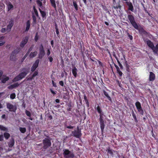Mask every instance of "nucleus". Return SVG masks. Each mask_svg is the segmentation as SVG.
<instances>
[{
  "mask_svg": "<svg viewBox=\"0 0 158 158\" xmlns=\"http://www.w3.org/2000/svg\"><path fill=\"white\" fill-rule=\"evenodd\" d=\"M6 106L7 108L9 109L10 111H13L15 112L16 110V108H14V106L10 103H7Z\"/></svg>",
  "mask_w": 158,
  "mask_h": 158,
  "instance_id": "ddd939ff",
  "label": "nucleus"
},
{
  "mask_svg": "<svg viewBox=\"0 0 158 158\" xmlns=\"http://www.w3.org/2000/svg\"><path fill=\"white\" fill-rule=\"evenodd\" d=\"M0 130L2 131H6L7 130V128L3 126L0 125Z\"/></svg>",
  "mask_w": 158,
  "mask_h": 158,
  "instance_id": "49530a36",
  "label": "nucleus"
},
{
  "mask_svg": "<svg viewBox=\"0 0 158 158\" xmlns=\"http://www.w3.org/2000/svg\"><path fill=\"white\" fill-rule=\"evenodd\" d=\"M38 74V71H35L32 75L33 77H35Z\"/></svg>",
  "mask_w": 158,
  "mask_h": 158,
  "instance_id": "603ef678",
  "label": "nucleus"
},
{
  "mask_svg": "<svg viewBox=\"0 0 158 158\" xmlns=\"http://www.w3.org/2000/svg\"><path fill=\"white\" fill-rule=\"evenodd\" d=\"M30 26V22L29 20H27L26 23V27L25 29V31H28L29 29Z\"/></svg>",
  "mask_w": 158,
  "mask_h": 158,
  "instance_id": "a878e982",
  "label": "nucleus"
},
{
  "mask_svg": "<svg viewBox=\"0 0 158 158\" xmlns=\"http://www.w3.org/2000/svg\"><path fill=\"white\" fill-rule=\"evenodd\" d=\"M52 85L53 86H54L55 87H57V86L56 85V83H55L53 80L52 81Z\"/></svg>",
  "mask_w": 158,
  "mask_h": 158,
  "instance_id": "6e6d98bb",
  "label": "nucleus"
},
{
  "mask_svg": "<svg viewBox=\"0 0 158 158\" xmlns=\"http://www.w3.org/2000/svg\"><path fill=\"white\" fill-rule=\"evenodd\" d=\"M30 69L29 68L24 67L21 69V73L13 79V82H16L24 78L29 72Z\"/></svg>",
  "mask_w": 158,
  "mask_h": 158,
  "instance_id": "f257e3e1",
  "label": "nucleus"
},
{
  "mask_svg": "<svg viewBox=\"0 0 158 158\" xmlns=\"http://www.w3.org/2000/svg\"><path fill=\"white\" fill-rule=\"evenodd\" d=\"M132 116H133L135 123H138V121L137 119L136 116L134 112V111L133 110H132Z\"/></svg>",
  "mask_w": 158,
  "mask_h": 158,
  "instance_id": "2f4dec72",
  "label": "nucleus"
},
{
  "mask_svg": "<svg viewBox=\"0 0 158 158\" xmlns=\"http://www.w3.org/2000/svg\"><path fill=\"white\" fill-rule=\"evenodd\" d=\"M51 5L56 10V3L55 0H49Z\"/></svg>",
  "mask_w": 158,
  "mask_h": 158,
  "instance_id": "aec40b11",
  "label": "nucleus"
},
{
  "mask_svg": "<svg viewBox=\"0 0 158 158\" xmlns=\"http://www.w3.org/2000/svg\"><path fill=\"white\" fill-rule=\"evenodd\" d=\"M145 41L149 47L152 50L153 49V48L154 46V45L153 42H152L150 40L147 39L145 40Z\"/></svg>",
  "mask_w": 158,
  "mask_h": 158,
  "instance_id": "9b49d317",
  "label": "nucleus"
},
{
  "mask_svg": "<svg viewBox=\"0 0 158 158\" xmlns=\"http://www.w3.org/2000/svg\"><path fill=\"white\" fill-rule=\"evenodd\" d=\"M36 2L37 4V5L39 7L41 8H42L43 7V4L41 1H40L39 0H37L36 1Z\"/></svg>",
  "mask_w": 158,
  "mask_h": 158,
  "instance_id": "7c9ffc66",
  "label": "nucleus"
},
{
  "mask_svg": "<svg viewBox=\"0 0 158 158\" xmlns=\"http://www.w3.org/2000/svg\"><path fill=\"white\" fill-rule=\"evenodd\" d=\"M9 79V78L8 77H7L5 78H3L2 80V82L3 83H5Z\"/></svg>",
  "mask_w": 158,
  "mask_h": 158,
  "instance_id": "58836bf2",
  "label": "nucleus"
},
{
  "mask_svg": "<svg viewBox=\"0 0 158 158\" xmlns=\"http://www.w3.org/2000/svg\"><path fill=\"white\" fill-rule=\"evenodd\" d=\"M34 45H32L28 49V51H27V52H28L29 53H30V52L32 51V50L33 49V47Z\"/></svg>",
  "mask_w": 158,
  "mask_h": 158,
  "instance_id": "864d4df0",
  "label": "nucleus"
},
{
  "mask_svg": "<svg viewBox=\"0 0 158 158\" xmlns=\"http://www.w3.org/2000/svg\"><path fill=\"white\" fill-rule=\"evenodd\" d=\"M139 31V32L141 34H143L145 35L148 34V33L147 32L143 27H139L138 26V28L136 29Z\"/></svg>",
  "mask_w": 158,
  "mask_h": 158,
  "instance_id": "f8f14e48",
  "label": "nucleus"
},
{
  "mask_svg": "<svg viewBox=\"0 0 158 158\" xmlns=\"http://www.w3.org/2000/svg\"><path fill=\"white\" fill-rule=\"evenodd\" d=\"M13 25L14 21L12 20H11L9 21V24L7 26V30L8 31H10L11 28L13 26Z\"/></svg>",
  "mask_w": 158,
  "mask_h": 158,
  "instance_id": "4468645a",
  "label": "nucleus"
},
{
  "mask_svg": "<svg viewBox=\"0 0 158 158\" xmlns=\"http://www.w3.org/2000/svg\"><path fill=\"white\" fill-rule=\"evenodd\" d=\"M123 58H124V60H125V62H124V65H125V67L126 66H129V65L128 64V62H127V61L126 60V59H125V55H123Z\"/></svg>",
  "mask_w": 158,
  "mask_h": 158,
  "instance_id": "c03bdc74",
  "label": "nucleus"
},
{
  "mask_svg": "<svg viewBox=\"0 0 158 158\" xmlns=\"http://www.w3.org/2000/svg\"><path fill=\"white\" fill-rule=\"evenodd\" d=\"M59 84L61 86H63L64 85V82L63 81H61L59 82Z\"/></svg>",
  "mask_w": 158,
  "mask_h": 158,
  "instance_id": "4d7b16f0",
  "label": "nucleus"
},
{
  "mask_svg": "<svg viewBox=\"0 0 158 158\" xmlns=\"http://www.w3.org/2000/svg\"><path fill=\"white\" fill-rule=\"evenodd\" d=\"M66 127L68 129H73L74 127L73 126L70 125L66 126Z\"/></svg>",
  "mask_w": 158,
  "mask_h": 158,
  "instance_id": "0e129e2a",
  "label": "nucleus"
},
{
  "mask_svg": "<svg viewBox=\"0 0 158 158\" xmlns=\"http://www.w3.org/2000/svg\"><path fill=\"white\" fill-rule=\"evenodd\" d=\"M4 136L2 135H0V141H2L3 140Z\"/></svg>",
  "mask_w": 158,
  "mask_h": 158,
  "instance_id": "680f3d73",
  "label": "nucleus"
},
{
  "mask_svg": "<svg viewBox=\"0 0 158 158\" xmlns=\"http://www.w3.org/2000/svg\"><path fill=\"white\" fill-rule=\"evenodd\" d=\"M55 28L56 29V32L57 35L58 36V35L59 34V30H58V28L57 27V25L56 24H55Z\"/></svg>",
  "mask_w": 158,
  "mask_h": 158,
  "instance_id": "37998d69",
  "label": "nucleus"
},
{
  "mask_svg": "<svg viewBox=\"0 0 158 158\" xmlns=\"http://www.w3.org/2000/svg\"><path fill=\"white\" fill-rule=\"evenodd\" d=\"M121 7L122 6L120 5L119 4L117 5H116V6H114L113 8L115 10H116L118 8H119L120 10H121Z\"/></svg>",
  "mask_w": 158,
  "mask_h": 158,
  "instance_id": "ea45409f",
  "label": "nucleus"
},
{
  "mask_svg": "<svg viewBox=\"0 0 158 158\" xmlns=\"http://www.w3.org/2000/svg\"><path fill=\"white\" fill-rule=\"evenodd\" d=\"M52 138L50 137L48 138H45L42 141L43 144V148L44 149H46L50 147L51 145V141Z\"/></svg>",
  "mask_w": 158,
  "mask_h": 158,
  "instance_id": "7ed1b4c3",
  "label": "nucleus"
},
{
  "mask_svg": "<svg viewBox=\"0 0 158 158\" xmlns=\"http://www.w3.org/2000/svg\"><path fill=\"white\" fill-rule=\"evenodd\" d=\"M44 136L46 137V138H48L50 137L49 136V133L48 131L47 130H45L44 131Z\"/></svg>",
  "mask_w": 158,
  "mask_h": 158,
  "instance_id": "f704fd0d",
  "label": "nucleus"
},
{
  "mask_svg": "<svg viewBox=\"0 0 158 158\" xmlns=\"http://www.w3.org/2000/svg\"><path fill=\"white\" fill-rule=\"evenodd\" d=\"M81 135V131H78L76 130L72 131V134L70 135V136H73L77 138H79Z\"/></svg>",
  "mask_w": 158,
  "mask_h": 158,
  "instance_id": "0eeeda50",
  "label": "nucleus"
},
{
  "mask_svg": "<svg viewBox=\"0 0 158 158\" xmlns=\"http://www.w3.org/2000/svg\"><path fill=\"white\" fill-rule=\"evenodd\" d=\"M50 54V52L49 49H48L47 50V54L48 56H49Z\"/></svg>",
  "mask_w": 158,
  "mask_h": 158,
  "instance_id": "69168bd1",
  "label": "nucleus"
},
{
  "mask_svg": "<svg viewBox=\"0 0 158 158\" xmlns=\"http://www.w3.org/2000/svg\"><path fill=\"white\" fill-rule=\"evenodd\" d=\"M107 153L110 154V156H111L112 157L113 156V152H115V151L110 149V148L109 147L107 149Z\"/></svg>",
  "mask_w": 158,
  "mask_h": 158,
  "instance_id": "4be33fe9",
  "label": "nucleus"
},
{
  "mask_svg": "<svg viewBox=\"0 0 158 158\" xmlns=\"http://www.w3.org/2000/svg\"><path fill=\"white\" fill-rule=\"evenodd\" d=\"M8 7V11H9L11 9L13 8V5L11 4L10 2H9L7 6Z\"/></svg>",
  "mask_w": 158,
  "mask_h": 158,
  "instance_id": "72a5a7b5",
  "label": "nucleus"
},
{
  "mask_svg": "<svg viewBox=\"0 0 158 158\" xmlns=\"http://www.w3.org/2000/svg\"><path fill=\"white\" fill-rule=\"evenodd\" d=\"M149 73V81H154L155 79V74L152 72H150Z\"/></svg>",
  "mask_w": 158,
  "mask_h": 158,
  "instance_id": "2eb2a0df",
  "label": "nucleus"
},
{
  "mask_svg": "<svg viewBox=\"0 0 158 158\" xmlns=\"http://www.w3.org/2000/svg\"><path fill=\"white\" fill-rule=\"evenodd\" d=\"M51 92L53 95H55L56 94V91H54L52 89H50Z\"/></svg>",
  "mask_w": 158,
  "mask_h": 158,
  "instance_id": "052dcab7",
  "label": "nucleus"
},
{
  "mask_svg": "<svg viewBox=\"0 0 158 158\" xmlns=\"http://www.w3.org/2000/svg\"><path fill=\"white\" fill-rule=\"evenodd\" d=\"M153 49L152 50L154 53L157 54L158 53V43L156 45L155 47L154 46Z\"/></svg>",
  "mask_w": 158,
  "mask_h": 158,
  "instance_id": "5701e85b",
  "label": "nucleus"
},
{
  "mask_svg": "<svg viewBox=\"0 0 158 158\" xmlns=\"http://www.w3.org/2000/svg\"><path fill=\"white\" fill-rule=\"evenodd\" d=\"M16 97V95L15 93L11 94L10 96V98L11 99H14Z\"/></svg>",
  "mask_w": 158,
  "mask_h": 158,
  "instance_id": "a18cd8bd",
  "label": "nucleus"
},
{
  "mask_svg": "<svg viewBox=\"0 0 158 158\" xmlns=\"http://www.w3.org/2000/svg\"><path fill=\"white\" fill-rule=\"evenodd\" d=\"M6 30H7V28L6 29L5 28H2L1 30V31L2 33H4L6 31Z\"/></svg>",
  "mask_w": 158,
  "mask_h": 158,
  "instance_id": "5fc2aeb1",
  "label": "nucleus"
},
{
  "mask_svg": "<svg viewBox=\"0 0 158 158\" xmlns=\"http://www.w3.org/2000/svg\"><path fill=\"white\" fill-rule=\"evenodd\" d=\"M125 67L126 71L129 73V74L130 73H131L132 72L133 69L130 66V65L127 66H126Z\"/></svg>",
  "mask_w": 158,
  "mask_h": 158,
  "instance_id": "c85d7f7f",
  "label": "nucleus"
},
{
  "mask_svg": "<svg viewBox=\"0 0 158 158\" xmlns=\"http://www.w3.org/2000/svg\"><path fill=\"white\" fill-rule=\"evenodd\" d=\"M39 10L41 14L42 18H45L46 17V12L42 10H41L40 8H39Z\"/></svg>",
  "mask_w": 158,
  "mask_h": 158,
  "instance_id": "b1692460",
  "label": "nucleus"
},
{
  "mask_svg": "<svg viewBox=\"0 0 158 158\" xmlns=\"http://www.w3.org/2000/svg\"><path fill=\"white\" fill-rule=\"evenodd\" d=\"M25 113L27 116L29 117L28 118L29 119L31 120H33V118L31 117V114L29 111L26 110L25 111Z\"/></svg>",
  "mask_w": 158,
  "mask_h": 158,
  "instance_id": "393cba45",
  "label": "nucleus"
},
{
  "mask_svg": "<svg viewBox=\"0 0 158 158\" xmlns=\"http://www.w3.org/2000/svg\"><path fill=\"white\" fill-rule=\"evenodd\" d=\"M127 17L132 25L135 29H137L138 28V25L135 21L134 16L130 14L128 15Z\"/></svg>",
  "mask_w": 158,
  "mask_h": 158,
  "instance_id": "20e7f679",
  "label": "nucleus"
},
{
  "mask_svg": "<svg viewBox=\"0 0 158 158\" xmlns=\"http://www.w3.org/2000/svg\"><path fill=\"white\" fill-rule=\"evenodd\" d=\"M39 50H44V47L42 44H41L39 47Z\"/></svg>",
  "mask_w": 158,
  "mask_h": 158,
  "instance_id": "13d9d810",
  "label": "nucleus"
},
{
  "mask_svg": "<svg viewBox=\"0 0 158 158\" xmlns=\"http://www.w3.org/2000/svg\"><path fill=\"white\" fill-rule=\"evenodd\" d=\"M5 43V42H2V41H0V46L3 45Z\"/></svg>",
  "mask_w": 158,
  "mask_h": 158,
  "instance_id": "774afa93",
  "label": "nucleus"
},
{
  "mask_svg": "<svg viewBox=\"0 0 158 158\" xmlns=\"http://www.w3.org/2000/svg\"><path fill=\"white\" fill-rule=\"evenodd\" d=\"M33 10L34 11V12L35 15H36V16L37 17H38L39 15H38V12L37 10L36 9L35 6H33Z\"/></svg>",
  "mask_w": 158,
  "mask_h": 158,
  "instance_id": "4c0bfd02",
  "label": "nucleus"
},
{
  "mask_svg": "<svg viewBox=\"0 0 158 158\" xmlns=\"http://www.w3.org/2000/svg\"><path fill=\"white\" fill-rule=\"evenodd\" d=\"M45 55V52L44 50H39V53L38 54V58L41 59Z\"/></svg>",
  "mask_w": 158,
  "mask_h": 158,
  "instance_id": "dca6fc26",
  "label": "nucleus"
},
{
  "mask_svg": "<svg viewBox=\"0 0 158 158\" xmlns=\"http://www.w3.org/2000/svg\"><path fill=\"white\" fill-rule=\"evenodd\" d=\"M32 19L34 23H36V18L35 16L34 15H32Z\"/></svg>",
  "mask_w": 158,
  "mask_h": 158,
  "instance_id": "8fccbe9b",
  "label": "nucleus"
},
{
  "mask_svg": "<svg viewBox=\"0 0 158 158\" xmlns=\"http://www.w3.org/2000/svg\"><path fill=\"white\" fill-rule=\"evenodd\" d=\"M103 92L105 96L111 102H112V99L111 97L109 96L108 93L105 90H103Z\"/></svg>",
  "mask_w": 158,
  "mask_h": 158,
  "instance_id": "412c9836",
  "label": "nucleus"
},
{
  "mask_svg": "<svg viewBox=\"0 0 158 158\" xmlns=\"http://www.w3.org/2000/svg\"><path fill=\"white\" fill-rule=\"evenodd\" d=\"M95 109L97 110L98 113L100 114V118H99V120L100 121L99 123L101 132L102 134L104 130L105 127V124L104 123V121L103 117V115H104V114L102 112V109L99 106H98L97 107H95Z\"/></svg>",
  "mask_w": 158,
  "mask_h": 158,
  "instance_id": "f03ea898",
  "label": "nucleus"
},
{
  "mask_svg": "<svg viewBox=\"0 0 158 158\" xmlns=\"http://www.w3.org/2000/svg\"><path fill=\"white\" fill-rule=\"evenodd\" d=\"M29 39V37L27 36H26L25 38L23 39L21 42L20 46L22 47L23 48L24 47L25 45L27 43Z\"/></svg>",
  "mask_w": 158,
  "mask_h": 158,
  "instance_id": "1a4fd4ad",
  "label": "nucleus"
},
{
  "mask_svg": "<svg viewBox=\"0 0 158 158\" xmlns=\"http://www.w3.org/2000/svg\"><path fill=\"white\" fill-rule=\"evenodd\" d=\"M29 53H28V52H27L26 54L21 59V62H23L24 60H25V59H26V58L27 57L28 55L29 54Z\"/></svg>",
  "mask_w": 158,
  "mask_h": 158,
  "instance_id": "79ce46f5",
  "label": "nucleus"
},
{
  "mask_svg": "<svg viewBox=\"0 0 158 158\" xmlns=\"http://www.w3.org/2000/svg\"><path fill=\"white\" fill-rule=\"evenodd\" d=\"M15 144V140L14 138H11L10 141L8 143V145L9 147L12 148L14 145Z\"/></svg>",
  "mask_w": 158,
  "mask_h": 158,
  "instance_id": "a211bd4d",
  "label": "nucleus"
},
{
  "mask_svg": "<svg viewBox=\"0 0 158 158\" xmlns=\"http://www.w3.org/2000/svg\"><path fill=\"white\" fill-rule=\"evenodd\" d=\"M84 99L85 101V103L86 104L87 107H89V103L88 102V99L87 98V97L85 94L84 95Z\"/></svg>",
  "mask_w": 158,
  "mask_h": 158,
  "instance_id": "cd10ccee",
  "label": "nucleus"
},
{
  "mask_svg": "<svg viewBox=\"0 0 158 158\" xmlns=\"http://www.w3.org/2000/svg\"><path fill=\"white\" fill-rule=\"evenodd\" d=\"M114 64V66L116 68L117 70H118L119 69L117 65H116L115 64Z\"/></svg>",
  "mask_w": 158,
  "mask_h": 158,
  "instance_id": "338daca9",
  "label": "nucleus"
},
{
  "mask_svg": "<svg viewBox=\"0 0 158 158\" xmlns=\"http://www.w3.org/2000/svg\"><path fill=\"white\" fill-rule=\"evenodd\" d=\"M48 59L49 60V61L50 62H52V61L53 60V59L52 57L51 56H50L49 57Z\"/></svg>",
  "mask_w": 158,
  "mask_h": 158,
  "instance_id": "e2e57ef3",
  "label": "nucleus"
},
{
  "mask_svg": "<svg viewBox=\"0 0 158 158\" xmlns=\"http://www.w3.org/2000/svg\"><path fill=\"white\" fill-rule=\"evenodd\" d=\"M19 51L20 49L19 48L16 49L14 50L12 52V53L15 55H16L19 52Z\"/></svg>",
  "mask_w": 158,
  "mask_h": 158,
  "instance_id": "c9c22d12",
  "label": "nucleus"
},
{
  "mask_svg": "<svg viewBox=\"0 0 158 158\" xmlns=\"http://www.w3.org/2000/svg\"><path fill=\"white\" fill-rule=\"evenodd\" d=\"M63 151V154L64 158H73L74 156V154L71 153L68 149H64Z\"/></svg>",
  "mask_w": 158,
  "mask_h": 158,
  "instance_id": "39448f33",
  "label": "nucleus"
},
{
  "mask_svg": "<svg viewBox=\"0 0 158 158\" xmlns=\"http://www.w3.org/2000/svg\"><path fill=\"white\" fill-rule=\"evenodd\" d=\"M117 73L119 74L120 76H122L123 75V73L119 69L118 70H117Z\"/></svg>",
  "mask_w": 158,
  "mask_h": 158,
  "instance_id": "de8ad7c7",
  "label": "nucleus"
},
{
  "mask_svg": "<svg viewBox=\"0 0 158 158\" xmlns=\"http://www.w3.org/2000/svg\"><path fill=\"white\" fill-rule=\"evenodd\" d=\"M10 59L11 60L15 61L16 60V55L11 53L10 56Z\"/></svg>",
  "mask_w": 158,
  "mask_h": 158,
  "instance_id": "bb28decb",
  "label": "nucleus"
},
{
  "mask_svg": "<svg viewBox=\"0 0 158 158\" xmlns=\"http://www.w3.org/2000/svg\"><path fill=\"white\" fill-rule=\"evenodd\" d=\"M10 136V134L7 132H5L4 133V136L6 139H8Z\"/></svg>",
  "mask_w": 158,
  "mask_h": 158,
  "instance_id": "473e14b6",
  "label": "nucleus"
},
{
  "mask_svg": "<svg viewBox=\"0 0 158 158\" xmlns=\"http://www.w3.org/2000/svg\"><path fill=\"white\" fill-rule=\"evenodd\" d=\"M19 130L22 133H25L26 131V128L25 127H19Z\"/></svg>",
  "mask_w": 158,
  "mask_h": 158,
  "instance_id": "e433bc0d",
  "label": "nucleus"
},
{
  "mask_svg": "<svg viewBox=\"0 0 158 158\" xmlns=\"http://www.w3.org/2000/svg\"><path fill=\"white\" fill-rule=\"evenodd\" d=\"M39 39V37L38 35V33H37L35 37V42H37Z\"/></svg>",
  "mask_w": 158,
  "mask_h": 158,
  "instance_id": "09e8293b",
  "label": "nucleus"
},
{
  "mask_svg": "<svg viewBox=\"0 0 158 158\" xmlns=\"http://www.w3.org/2000/svg\"><path fill=\"white\" fill-rule=\"evenodd\" d=\"M39 60L38 59L35 60L31 68V71L32 72L35 71L36 69L37 68L39 65Z\"/></svg>",
  "mask_w": 158,
  "mask_h": 158,
  "instance_id": "6e6552de",
  "label": "nucleus"
},
{
  "mask_svg": "<svg viewBox=\"0 0 158 158\" xmlns=\"http://www.w3.org/2000/svg\"><path fill=\"white\" fill-rule=\"evenodd\" d=\"M126 4L128 6V10L132 12L134 11V7L132 3L130 2H126Z\"/></svg>",
  "mask_w": 158,
  "mask_h": 158,
  "instance_id": "9d476101",
  "label": "nucleus"
},
{
  "mask_svg": "<svg viewBox=\"0 0 158 158\" xmlns=\"http://www.w3.org/2000/svg\"><path fill=\"white\" fill-rule=\"evenodd\" d=\"M135 105L138 111L139 114L142 115H143L144 111L142 108L141 103L137 101L135 103Z\"/></svg>",
  "mask_w": 158,
  "mask_h": 158,
  "instance_id": "423d86ee",
  "label": "nucleus"
},
{
  "mask_svg": "<svg viewBox=\"0 0 158 158\" xmlns=\"http://www.w3.org/2000/svg\"><path fill=\"white\" fill-rule=\"evenodd\" d=\"M67 105L69 107H72V103L71 102H69L67 103Z\"/></svg>",
  "mask_w": 158,
  "mask_h": 158,
  "instance_id": "3c124183",
  "label": "nucleus"
},
{
  "mask_svg": "<svg viewBox=\"0 0 158 158\" xmlns=\"http://www.w3.org/2000/svg\"><path fill=\"white\" fill-rule=\"evenodd\" d=\"M37 52L35 51L33 52H31L29 55V57L30 58H33L35 57L37 55Z\"/></svg>",
  "mask_w": 158,
  "mask_h": 158,
  "instance_id": "c756f323",
  "label": "nucleus"
},
{
  "mask_svg": "<svg viewBox=\"0 0 158 158\" xmlns=\"http://www.w3.org/2000/svg\"><path fill=\"white\" fill-rule=\"evenodd\" d=\"M77 69L75 66L73 67L72 69V73L75 78H76L77 77Z\"/></svg>",
  "mask_w": 158,
  "mask_h": 158,
  "instance_id": "6ab92c4d",
  "label": "nucleus"
},
{
  "mask_svg": "<svg viewBox=\"0 0 158 158\" xmlns=\"http://www.w3.org/2000/svg\"><path fill=\"white\" fill-rule=\"evenodd\" d=\"M96 60L98 62V64H99V66H102L103 64H102V63L100 61H99V60H98V59H96Z\"/></svg>",
  "mask_w": 158,
  "mask_h": 158,
  "instance_id": "bf43d9fd",
  "label": "nucleus"
},
{
  "mask_svg": "<svg viewBox=\"0 0 158 158\" xmlns=\"http://www.w3.org/2000/svg\"><path fill=\"white\" fill-rule=\"evenodd\" d=\"M73 6L75 7V9L76 10H78L77 4L76 1H73Z\"/></svg>",
  "mask_w": 158,
  "mask_h": 158,
  "instance_id": "a19ab883",
  "label": "nucleus"
},
{
  "mask_svg": "<svg viewBox=\"0 0 158 158\" xmlns=\"http://www.w3.org/2000/svg\"><path fill=\"white\" fill-rule=\"evenodd\" d=\"M19 84L18 82H17L8 86V88L9 89H12L18 87L19 86Z\"/></svg>",
  "mask_w": 158,
  "mask_h": 158,
  "instance_id": "f3484780",
  "label": "nucleus"
}]
</instances>
